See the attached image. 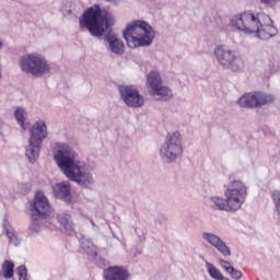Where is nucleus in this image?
<instances>
[{
  "label": "nucleus",
  "mask_w": 280,
  "mask_h": 280,
  "mask_svg": "<svg viewBox=\"0 0 280 280\" xmlns=\"http://www.w3.org/2000/svg\"><path fill=\"white\" fill-rule=\"evenodd\" d=\"M57 222L61 224L62 229L68 235H73V220L71 215L66 212H60L57 214Z\"/></svg>",
  "instance_id": "21"
},
{
  "label": "nucleus",
  "mask_w": 280,
  "mask_h": 280,
  "mask_svg": "<svg viewBox=\"0 0 280 280\" xmlns=\"http://www.w3.org/2000/svg\"><path fill=\"white\" fill-rule=\"evenodd\" d=\"M47 124L45 120L36 121L30 129L28 145L26 147L25 155L30 163L38 161L40 156V145L47 139Z\"/></svg>",
  "instance_id": "7"
},
{
  "label": "nucleus",
  "mask_w": 280,
  "mask_h": 280,
  "mask_svg": "<svg viewBox=\"0 0 280 280\" xmlns=\"http://www.w3.org/2000/svg\"><path fill=\"white\" fill-rule=\"evenodd\" d=\"M183 158V140L180 139V132L166 137L165 142L160 149V159L163 163H176L178 159Z\"/></svg>",
  "instance_id": "9"
},
{
  "label": "nucleus",
  "mask_w": 280,
  "mask_h": 280,
  "mask_svg": "<svg viewBox=\"0 0 280 280\" xmlns=\"http://www.w3.org/2000/svg\"><path fill=\"white\" fill-rule=\"evenodd\" d=\"M268 23H260L258 26V31H256L257 38H260V40H270L273 36H277L279 34V30H277V26L272 25V20Z\"/></svg>",
  "instance_id": "17"
},
{
  "label": "nucleus",
  "mask_w": 280,
  "mask_h": 280,
  "mask_svg": "<svg viewBox=\"0 0 280 280\" xmlns=\"http://www.w3.org/2000/svg\"><path fill=\"white\" fill-rule=\"evenodd\" d=\"M225 199L219 196H211L208 198V207L212 211H240L246 196H248V187L240 179H234L228 185L224 191Z\"/></svg>",
  "instance_id": "2"
},
{
  "label": "nucleus",
  "mask_w": 280,
  "mask_h": 280,
  "mask_svg": "<svg viewBox=\"0 0 280 280\" xmlns=\"http://www.w3.org/2000/svg\"><path fill=\"white\" fill-rule=\"evenodd\" d=\"M80 246L86 255H90L91 257H97V247H95V245H93L89 238L82 237L80 240Z\"/></svg>",
  "instance_id": "22"
},
{
  "label": "nucleus",
  "mask_w": 280,
  "mask_h": 280,
  "mask_svg": "<svg viewBox=\"0 0 280 280\" xmlns=\"http://www.w3.org/2000/svg\"><path fill=\"white\" fill-rule=\"evenodd\" d=\"M206 268L211 279L220 280L221 277L223 276L222 271H220V269H218L217 266L213 265L212 262L206 261Z\"/></svg>",
  "instance_id": "25"
},
{
  "label": "nucleus",
  "mask_w": 280,
  "mask_h": 280,
  "mask_svg": "<svg viewBox=\"0 0 280 280\" xmlns=\"http://www.w3.org/2000/svg\"><path fill=\"white\" fill-rule=\"evenodd\" d=\"M201 237L205 240V242H208V244L217 248V250L221 253L223 257H231V247L228 246L226 243L220 238V236L211 232H203Z\"/></svg>",
  "instance_id": "14"
},
{
  "label": "nucleus",
  "mask_w": 280,
  "mask_h": 280,
  "mask_svg": "<svg viewBox=\"0 0 280 280\" xmlns=\"http://www.w3.org/2000/svg\"><path fill=\"white\" fill-rule=\"evenodd\" d=\"M275 100V95L270 93L254 91L242 95L237 100V104L241 108H248L249 110H253L255 108H261V106H270V104H273Z\"/></svg>",
  "instance_id": "11"
},
{
  "label": "nucleus",
  "mask_w": 280,
  "mask_h": 280,
  "mask_svg": "<svg viewBox=\"0 0 280 280\" xmlns=\"http://www.w3.org/2000/svg\"><path fill=\"white\" fill-rule=\"evenodd\" d=\"M103 36L108 44L107 49L112 51V54H115V56H124V52L126 51V46L124 45V40L119 38L117 33H115L114 31H108L103 34Z\"/></svg>",
  "instance_id": "13"
},
{
  "label": "nucleus",
  "mask_w": 280,
  "mask_h": 280,
  "mask_svg": "<svg viewBox=\"0 0 280 280\" xmlns=\"http://www.w3.org/2000/svg\"><path fill=\"white\" fill-rule=\"evenodd\" d=\"M54 196L59 200H63V202H71V183L69 182H60L55 184L52 187Z\"/></svg>",
  "instance_id": "16"
},
{
  "label": "nucleus",
  "mask_w": 280,
  "mask_h": 280,
  "mask_svg": "<svg viewBox=\"0 0 280 280\" xmlns=\"http://www.w3.org/2000/svg\"><path fill=\"white\" fill-rule=\"evenodd\" d=\"M219 280H231V279L224 277V275H223V276H221V279H219Z\"/></svg>",
  "instance_id": "29"
},
{
  "label": "nucleus",
  "mask_w": 280,
  "mask_h": 280,
  "mask_svg": "<svg viewBox=\"0 0 280 280\" xmlns=\"http://www.w3.org/2000/svg\"><path fill=\"white\" fill-rule=\"evenodd\" d=\"M51 215V206L45 196V192L37 191L34 201L31 202V233H38L43 223Z\"/></svg>",
  "instance_id": "5"
},
{
  "label": "nucleus",
  "mask_w": 280,
  "mask_h": 280,
  "mask_svg": "<svg viewBox=\"0 0 280 280\" xmlns=\"http://www.w3.org/2000/svg\"><path fill=\"white\" fill-rule=\"evenodd\" d=\"M119 93L122 102L129 106V108H141L144 104V98L140 95L139 90L131 85L119 86Z\"/></svg>",
  "instance_id": "12"
},
{
  "label": "nucleus",
  "mask_w": 280,
  "mask_h": 280,
  "mask_svg": "<svg viewBox=\"0 0 280 280\" xmlns=\"http://www.w3.org/2000/svg\"><path fill=\"white\" fill-rule=\"evenodd\" d=\"M160 86H163V79H161V73L156 71L149 72V74L147 75L148 92L151 93Z\"/></svg>",
  "instance_id": "19"
},
{
  "label": "nucleus",
  "mask_w": 280,
  "mask_h": 280,
  "mask_svg": "<svg viewBox=\"0 0 280 280\" xmlns=\"http://www.w3.org/2000/svg\"><path fill=\"white\" fill-rule=\"evenodd\" d=\"M1 272L4 279H12L14 277V262L4 260L1 266Z\"/></svg>",
  "instance_id": "23"
},
{
  "label": "nucleus",
  "mask_w": 280,
  "mask_h": 280,
  "mask_svg": "<svg viewBox=\"0 0 280 280\" xmlns=\"http://www.w3.org/2000/svg\"><path fill=\"white\" fill-rule=\"evenodd\" d=\"M219 264L221 268L225 270V272H229L233 268V266H231V262L229 260L221 259L219 260Z\"/></svg>",
  "instance_id": "27"
},
{
  "label": "nucleus",
  "mask_w": 280,
  "mask_h": 280,
  "mask_svg": "<svg viewBox=\"0 0 280 280\" xmlns=\"http://www.w3.org/2000/svg\"><path fill=\"white\" fill-rule=\"evenodd\" d=\"M228 273L230 275V277H232V278L235 279V280H240V279H242V277H243L242 271H240L238 269H235V267H232V268L228 271Z\"/></svg>",
  "instance_id": "26"
},
{
  "label": "nucleus",
  "mask_w": 280,
  "mask_h": 280,
  "mask_svg": "<svg viewBox=\"0 0 280 280\" xmlns=\"http://www.w3.org/2000/svg\"><path fill=\"white\" fill-rule=\"evenodd\" d=\"M1 47H3V43L0 40V49H1Z\"/></svg>",
  "instance_id": "30"
},
{
  "label": "nucleus",
  "mask_w": 280,
  "mask_h": 280,
  "mask_svg": "<svg viewBox=\"0 0 280 280\" xmlns=\"http://www.w3.org/2000/svg\"><path fill=\"white\" fill-rule=\"evenodd\" d=\"M115 25V15L100 8V4L88 8L79 19L81 30H88L94 38H102L106 30Z\"/></svg>",
  "instance_id": "3"
},
{
  "label": "nucleus",
  "mask_w": 280,
  "mask_h": 280,
  "mask_svg": "<svg viewBox=\"0 0 280 280\" xmlns=\"http://www.w3.org/2000/svg\"><path fill=\"white\" fill-rule=\"evenodd\" d=\"M14 117L22 130H26L25 121H27V112L23 107H18L14 112Z\"/></svg>",
  "instance_id": "24"
},
{
  "label": "nucleus",
  "mask_w": 280,
  "mask_h": 280,
  "mask_svg": "<svg viewBox=\"0 0 280 280\" xmlns=\"http://www.w3.org/2000/svg\"><path fill=\"white\" fill-rule=\"evenodd\" d=\"M122 36L128 47H150L156 33L148 22L137 20L126 26L122 31Z\"/></svg>",
  "instance_id": "4"
},
{
  "label": "nucleus",
  "mask_w": 280,
  "mask_h": 280,
  "mask_svg": "<svg viewBox=\"0 0 280 280\" xmlns=\"http://www.w3.org/2000/svg\"><path fill=\"white\" fill-rule=\"evenodd\" d=\"M260 3H264L265 5H277L279 0H260Z\"/></svg>",
  "instance_id": "28"
},
{
  "label": "nucleus",
  "mask_w": 280,
  "mask_h": 280,
  "mask_svg": "<svg viewBox=\"0 0 280 280\" xmlns=\"http://www.w3.org/2000/svg\"><path fill=\"white\" fill-rule=\"evenodd\" d=\"M270 18L266 13H253L250 11H245L238 15H235L231 20V25L234 30L238 32H244V34H256L259 32L260 23H270Z\"/></svg>",
  "instance_id": "6"
},
{
  "label": "nucleus",
  "mask_w": 280,
  "mask_h": 280,
  "mask_svg": "<svg viewBox=\"0 0 280 280\" xmlns=\"http://www.w3.org/2000/svg\"><path fill=\"white\" fill-rule=\"evenodd\" d=\"M213 54L217 58V62H219L223 69H230L231 71H242V69H244V60L242 57L237 56L235 51L231 50L228 46H217Z\"/></svg>",
  "instance_id": "10"
},
{
  "label": "nucleus",
  "mask_w": 280,
  "mask_h": 280,
  "mask_svg": "<svg viewBox=\"0 0 280 280\" xmlns=\"http://www.w3.org/2000/svg\"><path fill=\"white\" fill-rule=\"evenodd\" d=\"M52 156L56 165L68 180L86 188L95 185L93 173L84 162L78 160V152L73 147L67 142H56L52 147Z\"/></svg>",
  "instance_id": "1"
},
{
  "label": "nucleus",
  "mask_w": 280,
  "mask_h": 280,
  "mask_svg": "<svg viewBox=\"0 0 280 280\" xmlns=\"http://www.w3.org/2000/svg\"><path fill=\"white\" fill-rule=\"evenodd\" d=\"M149 95L156 102H170V100L174 97L172 89L163 84L160 88H155L152 92H149Z\"/></svg>",
  "instance_id": "18"
},
{
  "label": "nucleus",
  "mask_w": 280,
  "mask_h": 280,
  "mask_svg": "<svg viewBox=\"0 0 280 280\" xmlns=\"http://www.w3.org/2000/svg\"><path fill=\"white\" fill-rule=\"evenodd\" d=\"M20 67L24 73L33 75V78H43L49 74L51 67L47 59L38 52L26 54L20 58Z\"/></svg>",
  "instance_id": "8"
},
{
  "label": "nucleus",
  "mask_w": 280,
  "mask_h": 280,
  "mask_svg": "<svg viewBox=\"0 0 280 280\" xmlns=\"http://www.w3.org/2000/svg\"><path fill=\"white\" fill-rule=\"evenodd\" d=\"M104 280H128L130 279V273L128 270L121 266L108 267L103 271Z\"/></svg>",
  "instance_id": "15"
},
{
  "label": "nucleus",
  "mask_w": 280,
  "mask_h": 280,
  "mask_svg": "<svg viewBox=\"0 0 280 280\" xmlns=\"http://www.w3.org/2000/svg\"><path fill=\"white\" fill-rule=\"evenodd\" d=\"M0 139H3V136L0 133Z\"/></svg>",
  "instance_id": "31"
},
{
  "label": "nucleus",
  "mask_w": 280,
  "mask_h": 280,
  "mask_svg": "<svg viewBox=\"0 0 280 280\" xmlns=\"http://www.w3.org/2000/svg\"><path fill=\"white\" fill-rule=\"evenodd\" d=\"M3 232L5 233L9 243L12 246H20L21 245V238H19V234L16 231H14V228L8 222V220L3 221Z\"/></svg>",
  "instance_id": "20"
},
{
  "label": "nucleus",
  "mask_w": 280,
  "mask_h": 280,
  "mask_svg": "<svg viewBox=\"0 0 280 280\" xmlns=\"http://www.w3.org/2000/svg\"><path fill=\"white\" fill-rule=\"evenodd\" d=\"M91 223H92V224H95V223H93V221H91Z\"/></svg>",
  "instance_id": "32"
}]
</instances>
